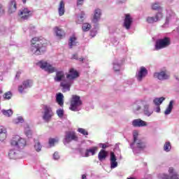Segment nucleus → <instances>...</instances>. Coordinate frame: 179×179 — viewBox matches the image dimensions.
<instances>
[{
    "label": "nucleus",
    "mask_w": 179,
    "mask_h": 179,
    "mask_svg": "<svg viewBox=\"0 0 179 179\" xmlns=\"http://www.w3.org/2000/svg\"><path fill=\"white\" fill-rule=\"evenodd\" d=\"M78 132H79L80 134H82L83 135H89V132H87V131H86V129H83V128H78Z\"/></svg>",
    "instance_id": "ea45409f"
},
{
    "label": "nucleus",
    "mask_w": 179,
    "mask_h": 179,
    "mask_svg": "<svg viewBox=\"0 0 179 179\" xmlns=\"http://www.w3.org/2000/svg\"><path fill=\"white\" fill-rule=\"evenodd\" d=\"M139 110H141V106H138L136 108V110L139 111Z\"/></svg>",
    "instance_id": "4d7b16f0"
},
{
    "label": "nucleus",
    "mask_w": 179,
    "mask_h": 179,
    "mask_svg": "<svg viewBox=\"0 0 179 179\" xmlns=\"http://www.w3.org/2000/svg\"><path fill=\"white\" fill-rule=\"evenodd\" d=\"M173 104H174V101H170L169 106L164 111L165 115H169V114L171 113V110H173Z\"/></svg>",
    "instance_id": "a878e982"
},
{
    "label": "nucleus",
    "mask_w": 179,
    "mask_h": 179,
    "mask_svg": "<svg viewBox=\"0 0 179 179\" xmlns=\"http://www.w3.org/2000/svg\"><path fill=\"white\" fill-rule=\"evenodd\" d=\"M57 103L60 106V107H64V94L59 92L56 96Z\"/></svg>",
    "instance_id": "b1692460"
},
{
    "label": "nucleus",
    "mask_w": 179,
    "mask_h": 179,
    "mask_svg": "<svg viewBox=\"0 0 179 179\" xmlns=\"http://www.w3.org/2000/svg\"><path fill=\"white\" fill-rule=\"evenodd\" d=\"M164 150L165 152H170L171 150V144L170 142H166L164 145Z\"/></svg>",
    "instance_id": "473e14b6"
},
{
    "label": "nucleus",
    "mask_w": 179,
    "mask_h": 179,
    "mask_svg": "<svg viewBox=\"0 0 179 179\" xmlns=\"http://www.w3.org/2000/svg\"><path fill=\"white\" fill-rule=\"evenodd\" d=\"M34 149L36 150V152H40L41 150V144H40V142L36 141L34 145Z\"/></svg>",
    "instance_id": "4c0bfd02"
},
{
    "label": "nucleus",
    "mask_w": 179,
    "mask_h": 179,
    "mask_svg": "<svg viewBox=\"0 0 179 179\" xmlns=\"http://www.w3.org/2000/svg\"><path fill=\"white\" fill-rule=\"evenodd\" d=\"M76 44H77L76 37L75 36L71 37L69 40V43L70 48H72V47H73V45H76Z\"/></svg>",
    "instance_id": "c756f323"
},
{
    "label": "nucleus",
    "mask_w": 179,
    "mask_h": 179,
    "mask_svg": "<svg viewBox=\"0 0 179 179\" xmlns=\"http://www.w3.org/2000/svg\"><path fill=\"white\" fill-rule=\"evenodd\" d=\"M107 148V145L106 144L102 145V149H106Z\"/></svg>",
    "instance_id": "13d9d810"
},
{
    "label": "nucleus",
    "mask_w": 179,
    "mask_h": 179,
    "mask_svg": "<svg viewBox=\"0 0 179 179\" xmlns=\"http://www.w3.org/2000/svg\"><path fill=\"white\" fill-rule=\"evenodd\" d=\"M100 17H101V10L100 8H96L92 19V23H98Z\"/></svg>",
    "instance_id": "2eb2a0df"
},
{
    "label": "nucleus",
    "mask_w": 179,
    "mask_h": 179,
    "mask_svg": "<svg viewBox=\"0 0 179 179\" xmlns=\"http://www.w3.org/2000/svg\"><path fill=\"white\" fill-rule=\"evenodd\" d=\"M11 146H15L16 148H24L26 146V140L22 138L19 136H14L10 141Z\"/></svg>",
    "instance_id": "39448f33"
},
{
    "label": "nucleus",
    "mask_w": 179,
    "mask_h": 179,
    "mask_svg": "<svg viewBox=\"0 0 179 179\" xmlns=\"http://www.w3.org/2000/svg\"><path fill=\"white\" fill-rule=\"evenodd\" d=\"M152 10H160V9H162V7L159 4V3H155L152 5Z\"/></svg>",
    "instance_id": "f704fd0d"
},
{
    "label": "nucleus",
    "mask_w": 179,
    "mask_h": 179,
    "mask_svg": "<svg viewBox=\"0 0 179 179\" xmlns=\"http://www.w3.org/2000/svg\"><path fill=\"white\" fill-rule=\"evenodd\" d=\"M57 114L58 117L62 118V117H64V110H62V109L57 110Z\"/></svg>",
    "instance_id": "37998d69"
},
{
    "label": "nucleus",
    "mask_w": 179,
    "mask_h": 179,
    "mask_svg": "<svg viewBox=\"0 0 179 179\" xmlns=\"http://www.w3.org/2000/svg\"><path fill=\"white\" fill-rule=\"evenodd\" d=\"M82 104L83 102L82 100H80V96L73 95L70 101V110H71V111H78V107L82 106Z\"/></svg>",
    "instance_id": "20e7f679"
},
{
    "label": "nucleus",
    "mask_w": 179,
    "mask_h": 179,
    "mask_svg": "<svg viewBox=\"0 0 179 179\" xmlns=\"http://www.w3.org/2000/svg\"><path fill=\"white\" fill-rule=\"evenodd\" d=\"M53 159H55V160H58V159H59V154H58V152H55L53 155Z\"/></svg>",
    "instance_id": "49530a36"
},
{
    "label": "nucleus",
    "mask_w": 179,
    "mask_h": 179,
    "mask_svg": "<svg viewBox=\"0 0 179 179\" xmlns=\"http://www.w3.org/2000/svg\"><path fill=\"white\" fill-rule=\"evenodd\" d=\"M136 147L138 149H145V143H143V141H140L138 143H137Z\"/></svg>",
    "instance_id": "a19ab883"
},
{
    "label": "nucleus",
    "mask_w": 179,
    "mask_h": 179,
    "mask_svg": "<svg viewBox=\"0 0 179 179\" xmlns=\"http://www.w3.org/2000/svg\"><path fill=\"white\" fill-rule=\"evenodd\" d=\"M83 31H89L92 29V25L87 22L84 23L82 27Z\"/></svg>",
    "instance_id": "2f4dec72"
},
{
    "label": "nucleus",
    "mask_w": 179,
    "mask_h": 179,
    "mask_svg": "<svg viewBox=\"0 0 179 179\" xmlns=\"http://www.w3.org/2000/svg\"><path fill=\"white\" fill-rule=\"evenodd\" d=\"M154 78L159 79V80H166V79H169V76L166 71H161L159 73H155Z\"/></svg>",
    "instance_id": "dca6fc26"
},
{
    "label": "nucleus",
    "mask_w": 179,
    "mask_h": 179,
    "mask_svg": "<svg viewBox=\"0 0 179 179\" xmlns=\"http://www.w3.org/2000/svg\"><path fill=\"white\" fill-rule=\"evenodd\" d=\"M120 1L121 3H122L125 2V1H127V0H120Z\"/></svg>",
    "instance_id": "052dcab7"
},
{
    "label": "nucleus",
    "mask_w": 179,
    "mask_h": 179,
    "mask_svg": "<svg viewBox=\"0 0 179 179\" xmlns=\"http://www.w3.org/2000/svg\"><path fill=\"white\" fill-rule=\"evenodd\" d=\"M57 142H58V139H55V138L49 139V145H50V146H54V143Z\"/></svg>",
    "instance_id": "79ce46f5"
},
{
    "label": "nucleus",
    "mask_w": 179,
    "mask_h": 179,
    "mask_svg": "<svg viewBox=\"0 0 179 179\" xmlns=\"http://www.w3.org/2000/svg\"><path fill=\"white\" fill-rule=\"evenodd\" d=\"M3 92L0 90V94H2Z\"/></svg>",
    "instance_id": "0e129e2a"
},
{
    "label": "nucleus",
    "mask_w": 179,
    "mask_h": 179,
    "mask_svg": "<svg viewBox=\"0 0 179 179\" xmlns=\"http://www.w3.org/2000/svg\"><path fill=\"white\" fill-rule=\"evenodd\" d=\"M138 131H134L133 133L134 140H133V143L130 144L131 148H134V145H138V143H140V142L142 141V140L138 138Z\"/></svg>",
    "instance_id": "412c9836"
},
{
    "label": "nucleus",
    "mask_w": 179,
    "mask_h": 179,
    "mask_svg": "<svg viewBox=\"0 0 179 179\" xmlns=\"http://www.w3.org/2000/svg\"><path fill=\"white\" fill-rule=\"evenodd\" d=\"M24 134L27 138H31V136H33V132L30 129H27L24 131Z\"/></svg>",
    "instance_id": "e433bc0d"
},
{
    "label": "nucleus",
    "mask_w": 179,
    "mask_h": 179,
    "mask_svg": "<svg viewBox=\"0 0 179 179\" xmlns=\"http://www.w3.org/2000/svg\"><path fill=\"white\" fill-rule=\"evenodd\" d=\"M73 85V80H64L60 83V87H62V92L66 93V92L71 91V86Z\"/></svg>",
    "instance_id": "6e6552de"
},
{
    "label": "nucleus",
    "mask_w": 179,
    "mask_h": 179,
    "mask_svg": "<svg viewBox=\"0 0 179 179\" xmlns=\"http://www.w3.org/2000/svg\"><path fill=\"white\" fill-rule=\"evenodd\" d=\"M164 100H166L164 97L155 98L153 100V103L155 106H160V104H162Z\"/></svg>",
    "instance_id": "bb28decb"
},
{
    "label": "nucleus",
    "mask_w": 179,
    "mask_h": 179,
    "mask_svg": "<svg viewBox=\"0 0 179 179\" xmlns=\"http://www.w3.org/2000/svg\"><path fill=\"white\" fill-rule=\"evenodd\" d=\"M171 44V39L169 37H164L157 40L155 43V50H163V48H166Z\"/></svg>",
    "instance_id": "7ed1b4c3"
},
{
    "label": "nucleus",
    "mask_w": 179,
    "mask_h": 179,
    "mask_svg": "<svg viewBox=\"0 0 179 179\" xmlns=\"http://www.w3.org/2000/svg\"><path fill=\"white\" fill-rule=\"evenodd\" d=\"M22 85L25 89H27V87H31L33 86V80H26L23 81Z\"/></svg>",
    "instance_id": "c85d7f7f"
},
{
    "label": "nucleus",
    "mask_w": 179,
    "mask_h": 179,
    "mask_svg": "<svg viewBox=\"0 0 179 179\" xmlns=\"http://www.w3.org/2000/svg\"><path fill=\"white\" fill-rule=\"evenodd\" d=\"M113 69L115 70V72L120 71V65H114Z\"/></svg>",
    "instance_id": "09e8293b"
},
{
    "label": "nucleus",
    "mask_w": 179,
    "mask_h": 179,
    "mask_svg": "<svg viewBox=\"0 0 179 179\" xmlns=\"http://www.w3.org/2000/svg\"><path fill=\"white\" fill-rule=\"evenodd\" d=\"M38 65H39L41 69H45V71L49 73H54V72H56V75L54 78L55 82H62V80L65 79V73L63 71H57V69H55L51 64L47 63V62L41 61L38 62Z\"/></svg>",
    "instance_id": "f03ea898"
},
{
    "label": "nucleus",
    "mask_w": 179,
    "mask_h": 179,
    "mask_svg": "<svg viewBox=\"0 0 179 179\" xmlns=\"http://www.w3.org/2000/svg\"><path fill=\"white\" fill-rule=\"evenodd\" d=\"M144 114L147 117H150L153 114V110L149 109V105L144 106Z\"/></svg>",
    "instance_id": "cd10ccee"
},
{
    "label": "nucleus",
    "mask_w": 179,
    "mask_h": 179,
    "mask_svg": "<svg viewBox=\"0 0 179 179\" xmlns=\"http://www.w3.org/2000/svg\"><path fill=\"white\" fill-rule=\"evenodd\" d=\"M97 150H99V147H97V146H94L91 148L87 149L85 150V157H89V156H90V153H91L92 156H94V155H96V152Z\"/></svg>",
    "instance_id": "6ab92c4d"
},
{
    "label": "nucleus",
    "mask_w": 179,
    "mask_h": 179,
    "mask_svg": "<svg viewBox=\"0 0 179 179\" xmlns=\"http://www.w3.org/2000/svg\"><path fill=\"white\" fill-rule=\"evenodd\" d=\"M72 59H79V58H78V54H73L72 55V57H71Z\"/></svg>",
    "instance_id": "603ef678"
},
{
    "label": "nucleus",
    "mask_w": 179,
    "mask_h": 179,
    "mask_svg": "<svg viewBox=\"0 0 179 179\" xmlns=\"http://www.w3.org/2000/svg\"><path fill=\"white\" fill-rule=\"evenodd\" d=\"M78 59H79V61H80V62H83V61H85V58H83V57H80V58H79Z\"/></svg>",
    "instance_id": "5fc2aeb1"
},
{
    "label": "nucleus",
    "mask_w": 179,
    "mask_h": 179,
    "mask_svg": "<svg viewBox=\"0 0 179 179\" xmlns=\"http://www.w3.org/2000/svg\"><path fill=\"white\" fill-rule=\"evenodd\" d=\"M127 179H136V178L134 177H131V178H127Z\"/></svg>",
    "instance_id": "680f3d73"
},
{
    "label": "nucleus",
    "mask_w": 179,
    "mask_h": 179,
    "mask_svg": "<svg viewBox=\"0 0 179 179\" xmlns=\"http://www.w3.org/2000/svg\"><path fill=\"white\" fill-rule=\"evenodd\" d=\"M66 79L69 80H75L76 78H79V73L75 69H70L69 73L66 76Z\"/></svg>",
    "instance_id": "f8f14e48"
},
{
    "label": "nucleus",
    "mask_w": 179,
    "mask_h": 179,
    "mask_svg": "<svg viewBox=\"0 0 179 179\" xmlns=\"http://www.w3.org/2000/svg\"><path fill=\"white\" fill-rule=\"evenodd\" d=\"M17 9L16 1L12 0L10 2V6L8 8V13H15V11Z\"/></svg>",
    "instance_id": "4be33fe9"
},
{
    "label": "nucleus",
    "mask_w": 179,
    "mask_h": 179,
    "mask_svg": "<svg viewBox=\"0 0 179 179\" xmlns=\"http://www.w3.org/2000/svg\"><path fill=\"white\" fill-rule=\"evenodd\" d=\"M43 111V120H44L45 122H50L51 118L54 117V112H52V108L47 105H44Z\"/></svg>",
    "instance_id": "423d86ee"
},
{
    "label": "nucleus",
    "mask_w": 179,
    "mask_h": 179,
    "mask_svg": "<svg viewBox=\"0 0 179 179\" xmlns=\"http://www.w3.org/2000/svg\"><path fill=\"white\" fill-rule=\"evenodd\" d=\"M156 113H160V106H157L156 108Z\"/></svg>",
    "instance_id": "864d4df0"
},
{
    "label": "nucleus",
    "mask_w": 179,
    "mask_h": 179,
    "mask_svg": "<svg viewBox=\"0 0 179 179\" xmlns=\"http://www.w3.org/2000/svg\"><path fill=\"white\" fill-rule=\"evenodd\" d=\"M6 133V129L3 127L0 126V134Z\"/></svg>",
    "instance_id": "8fccbe9b"
},
{
    "label": "nucleus",
    "mask_w": 179,
    "mask_h": 179,
    "mask_svg": "<svg viewBox=\"0 0 179 179\" xmlns=\"http://www.w3.org/2000/svg\"><path fill=\"white\" fill-rule=\"evenodd\" d=\"M118 166V162H117V157L113 152H110V167L111 169H115Z\"/></svg>",
    "instance_id": "aec40b11"
},
{
    "label": "nucleus",
    "mask_w": 179,
    "mask_h": 179,
    "mask_svg": "<svg viewBox=\"0 0 179 179\" xmlns=\"http://www.w3.org/2000/svg\"><path fill=\"white\" fill-rule=\"evenodd\" d=\"M0 15H5V9L1 3H0Z\"/></svg>",
    "instance_id": "a18cd8bd"
},
{
    "label": "nucleus",
    "mask_w": 179,
    "mask_h": 179,
    "mask_svg": "<svg viewBox=\"0 0 179 179\" xmlns=\"http://www.w3.org/2000/svg\"><path fill=\"white\" fill-rule=\"evenodd\" d=\"M82 179H87V178H86V175H83V176H82Z\"/></svg>",
    "instance_id": "bf43d9fd"
},
{
    "label": "nucleus",
    "mask_w": 179,
    "mask_h": 179,
    "mask_svg": "<svg viewBox=\"0 0 179 179\" xmlns=\"http://www.w3.org/2000/svg\"><path fill=\"white\" fill-rule=\"evenodd\" d=\"M79 138L76 135V133L73 131H68L65 132L64 142L65 143H71L72 141L78 142Z\"/></svg>",
    "instance_id": "0eeeda50"
},
{
    "label": "nucleus",
    "mask_w": 179,
    "mask_h": 179,
    "mask_svg": "<svg viewBox=\"0 0 179 179\" xmlns=\"http://www.w3.org/2000/svg\"><path fill=\"white\" fill-rule=\"evenodd\" d=\"M58 12L59 16H64V14L65 13V3L64 2V0H62L59 3Z\"/></svg>",
    "instance_id": "5701e85b"
},
{
    "label": "nucleus",
    "mask_w": 179,
    "mask_h": 179,
    "mask_svg": "<svg viewBox=\"0 0 179 179\" xmlns=\"http://www.w3.org/2000/svg\"><path fill=\"white\" fill-rule=\"evenodd\" d=\"M18 120L20 122H23V117H18Z\"/></svg>",
    "instance_id": "6e6d98bb"
},
{
    "label": "nucleus",
    "mask_w": 179,
    "mask_h": 179,
    "mask_svg": "<svg viewBox=\"0 0 179 179\" xmlns=\"http://www.w3.org/2000/svg\"><path fill=\"white\" fill-rule=\"evenodd\" d=\"M48 45V41L43 37H34L31 40L30 50L34 55H42L47 51V46Z\"/></svg>",
    "instance_id": "f257e3e1"
},
{
    "label": "nucleus",
    "mask_w": 179,
    "mask_h": 179,
    "mask_svg": "<svg viewBox=\"0 0 179 179\" xmlns=\"http://www.w3.org/2000/svg\"><path fill=\"white\" fill-rule=\"evenodd\" d=\"M85 0H77V6H80L83 5Z\"/></svg>",
    "instance_id": "de8ad7c7"
},
{
    "label": "nucleus",
    "mask_w": 179,
    "mask_h": 179,
    "mask_svg": "<svg viewBox=\"0 0 179 179\" xmlns=\"http://www.w3.org/2000/svg\"><path fill=\"white\" fill-rule=\"evenodd\" d=\"M169 173L170 176L169 175L162 174L159 176V179H179L178 174L176 173L174 168H169Z\"/></svg>",
    "instance_id": "9d476101"
},
{
    "label": "nucleus",
    "mask_w": 179,
    "mask_h": 179,
    "mask_svg": "<svg viewBox=\"0 0 179 179\" xmlns=\"http://www.w3.org/2000/svg\"><path fill=\"white\" fill-rule=\"evenodd\" d=\"M133 19L131 17V14H125V17L123 23V27L126 28L127 30H129L131 29V26L132 25Z\"/></svg>",
    "instance_id": "9b49d317"
},
{
    "label": "nucleus",
    "mask_w": 179,
    "mask_h": 179,
    "mask_svg": "<svg viewBox=\"0 0 179 179\" xmlns=\"http://www.w3.org/2000/svg\"><path fill=\"white\" fill-rule=\"evenodd\" d=\"M3 114L6 115V117H10V115L13 114V112L12 110H3Z\"/></svg>",
    "instance_id": "58836bf2"
},
{
    "label": "nucleus",
    "mask_w": 179,
    "mask_h": 179,
    "mask_svg": "<svg viewBox=\"0 0 179 179\" xmlns=\"http://www.w3.org/2000/svg\"><path fill=\"white\" fill-rule=\"evenodd\" d=\"M23 90H24L23 85H20L18 87V91L20 92V93H23Z\"/></svg>",
    "instance_id": "3c124183"
},
{
    "label": "nucleus",
    "mask_w": 179,
    "mask_h": 179,
    "mask_svg": "<svg viewBox=\"0 0 179 179\" xmlns=\"http://www.w3.org/2000/svg\"><path fill=\"white\" fill-rule=\"evenodd\" d=\"M133 127L141 128L142 127H148V123L141 119H136L132 122Z\"/></svg>",
    "instance_id": "f3484780"
},
{
    "label": "nucleus",
    "mask_w": 179,
    "mask_h": 179,
    "mask_svg": "<svg viewBox=\"0 0 179 179\" xmlns=\"http://www.w3.org/2000/svg\"><path fill=\"white\" fill-rule=\"evenodd\" d=\"M3 97L5 100H10V99H12V92H6L3 94Z\"/></svg>",
    "instance_id": "c9c22d12"
},
{
    "label": "nucleus",
    "mask_w": 179,
    "mask_h": 179,
    "mask_svg": "<svg viewBox=\"0 0 179 179\" xmlns=\"http://www.w3.org/2000/svg\"><path fill=\"white\" fill-rule=\"evenodd\" d=\"M27 0H22V2H23V3H26V1H27Z\"/></svg>",
    "instance_id": "e2e57ef3"
},
{
    "label": "nucleus",
    "mask_w": 179,
    "mask_h": 179,
    "mask_svg": "<svg viewBox=\"0 0 179 179\" xmlns=\"http://www.w3.org/2000/svg\"><path fill=\"white\" fill-rule=\"evenodd\" d=\"M84 20H85V13H81L80 15L78 17L76 23L78 24H80V23H83Z\"/></svg>",
    "instance_id": "7c9ffc66"
},
{
    "label": "nucleus",
    "mask_w": 179,
    "mask_h": 179,
    "mask_svg": "<svg viewBox=\"0 0 179 179\" xmlns=\"http://www.w3.org/2000/svg\"><path fill=\"white\" fill-rule=\"evenodd\" d=\"M147 76L148 69H146L144 66H141L140 68V71L136 75L137 80H138V82H142V79H143V78H145Z\"/></svg>",
    "instance_id": "ddd939ff"
},
{
    "label": "nucleus",
    "mask_w": 179,
    "mask_h": 179,
    "mask_svg": "<svg viewBox=\"0 0 179 179\" xmlns=\"http://www.w3.org/2000/svg\"><path fill=\"white\" fill-rule=\"evenodd\" d=\"M6 139V133H0V141H5Z\"/></svg>",
    "instance_id": "c03bdc74"
},
{
    "label": "nucleus",
    "mask_w": 179,
    "mask_h": 179,
    "mask_svg": "<svg viewBox=\"0 0 179 179\" xmlns=\"http://www.w3.org/2000/svg\"><path fill=\"white\" fill-rule=\"evenodd\" d=\"M18 16L21 17L23 20H27L29 17H31L33 16V11L29 10V8H24L22 10H20Z\"/></svg>",
    "instance_id": "1a4fd4ad"
},
{
    "label": "nucleus",
    "mask_w": 179,
    "mask_h": 179,
    "mask_svg": "<svg viewBox=\"0 0 179 179\" xmlns=\"http://www.w3.org/2000/svg\"><path fill=\"white\" fill-rule=\"evenodd\" d=\"M107 151L104 150H101L98 155V159L100 162H103V160H106L107 157Z\"/></svg>",
    "instance_id": "393cba45"
},
{
    "label": "nucleus",
    "mask_w": 179,
    "mask_h": 179,
    "mask_svg": "<svg viewBox=\"0 0 179 179\" xmlns=\"http://www.w3.org/2000/svg\"><path fill=\"white\" fill-rule=\"evenodd\" d=\"M54 31L57 36V37H58L59 38H64V37H65V31H64V29L58 27H55L54 28Z\"/></svg>",
    "instance_id": "a211bd4d"
},
{
    "label": "nucleus",
    "mask_w": 179,
    "mask_h": 179,
    "mask_svg": "<svg viewBox=\"0 0 179 179\" xmlns=\"http://www.w3.org/2000/svg\"><path fill=\"white\" fill-rule=\"evenodd\" d=\"M162 17H163V13H157L155 17H148L146 22L150 24L156 23V22H159Z\"/></svg>",
    "instance_id": "4468645a"
},
{
    "label": "nucleus",
    "mask_w": 179,
    "mask_h": 179,
    "mask_svg": "<svg viewBox=\"0 0 179 179\" xmlns=\"http://www.w3.org/2000/svg\"><path fill=\"white\" fill-rule=\"evenodd\" d=\"M8 157L10 159H16V157H17V154L16 152H15V150H11L8 153Z\"/></svg>",
    "instance_id": "72a5a7b5"
}]
</instances>
